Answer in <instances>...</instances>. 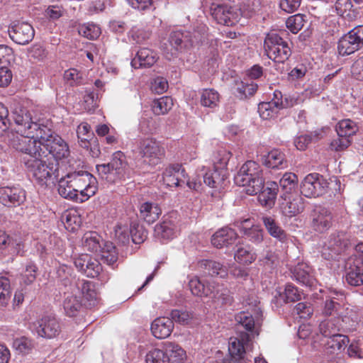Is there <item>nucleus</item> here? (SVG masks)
I'll return each instance as SVG.
<instances>
[{
	"label": "nucleus",
	"mask_w": 363,
	"mask_h": 363,
	"mask_svg": "<svg viewBox=\"0 0 363 363\" xmlns=\"http://www.w3.org/2000/svg\"><path fill=\"white\" fill-rule=\"evenodd\" d=\"M98 189L96 179L89 172H68L58 180L59 194L68 200L82 203L94 196Z\"/></svg>",
	"instance_id": "1"
},
{
	"label": "nucleus",
	"mask_w": 363,
	"mask_h": 363,
	"mask_svg": "<svg viewBox=\"0 0 363 363\" xmlns=\"http://www.w3.org/2000/svg\"><path fill=\"white\" fill-rule=\"evenodd\" d=\"M23 157V163L29 174L40 184L48 180L56 179L59 177V162L44 156Z\"/></svg>",
	"instance_id": "2"
},
{
	"label": "nucleus",
	"mask_w": 363,
	"mask_h": 363,
	"mask_svg": "<svg viewBox=\"0 0 363 363\" xmlns=\"http://www.w3.org/2000/svg\"><path fill=\"white\" fill-rule=\"evenodd\" d=\"M189 286L191 293L199 297L209 298L225 304L230 303L233 299L229 294V290L223 284L214 281H203L194 277L189 281Z\"/></svg>",
	"instance_id": "3"
},
{
	"label": "nucleus",
	"mask_w": 363,
	"mask_h": 363,
	"mask_svg": "<svg viewBox=\"0 0 363 363\" xmlns=\"http://www.w3.org/2000/svg\"><path fill=\"white\" fill-rule=\"evenodd\" d=\"M37 138H39V144L45 151V155H47V158L58 162L69 155L67 143L47 125L39 130Z\"/></svg>",
	"instance_id": "4"
},
{
	"label": "nucleus",
	"mask_w": 363,
	"mask_h": 363,
	"mask_svg": "<svg viewBox=\"0 0 363 363\" xmlns=\"http://www.w3.org/2000/svg\"><path fill=\"white\" fill-rule=\"evenodd\" d=\"M263 178L259 164L252 160L243 164L234 177L235 183L240 186L246 187L249 195L257 194L261 189Z\"/></svg>",
	"instance_id": "5"
},
{
	"label": "nucleus",
	"mask_w": 363,
	"mask_h": 363,
	"mask_svg": "<svg viewBox=\"0 0 363 363\" xmlns=\"http://www.w3.org/2000/svg\"><path fill=\"white\" fill-rule=\"evenodd\" d=\"M33 131L26 133H17L10 138V145L17 151L27 155L25 157H47L45 151L39 144V138L36 137Z\"/></svg>",
	"instance_id": "6"
},
{
	"label": "nucleus",
	"mask_w": 363,
	"mask_h": 363,
	"mask_svg": "<svg viewBox=\"0 0 363 363\" xmlns=\"http://www.w3.org/2000/svg\"><path fill=\"white\" fill-rule=\"evenodd\" d=\"M264 49L267 56L278 63H284L291 55L288 43L276 33L267 35L264 41Z\"/></svg>",
	"instance_id": "7"
},
{
	"label": "nucleus",
	"mask_w": 363,
	"mask_h": 363,
	"mask_svg": "<svg viewBox=\"0 0 363 363\" xmlns=\"http://www.w3.org/2000/svg\"><path fill=\"white\" fill-rule=\"evenodd\" d=\"M127 166L125 155L121 151H117L113 154L111 160L108 163L97 164L96 169L102 178L106 176V180L113 182L124 177Z\"/></svg>",
	"instance_id": "8"
},
{
	"label": "nucleus",
	"mask_w": 363,
	"mask_h": 363,
	"mask_svg": "<svg viewBox=\"0 0 363 363\" xmlns=\"http://www.w3.org/2000/svg\"><path fill=\"white\" fill-rule=\"evenodd\" d=\"M273 99L269 102H262L259 104L258 112L264 120L274 117L277 113L278 108L293 106L297 102V99L291 97L289 92H273Z\"/></svg>",
	"instance_id": "9"
},
{
	"label": "nucleus",
	"mask_w": 363,
	"mask_h": 363,
	"mask_svg": "<svg viewBox=\"0 0 363 363\" xmlns=\"http://www.w3.org/2000/svg\"><path fill=\"white\" fill-rule=\"evenodd\" d=\"M138 146L144 162L150 166H155L161 162L164 150L155 139L152 138L140 139Z\"/></svg>",
	"instance_id": "10"
},
{
	"label": "nucleus",
	"mask_w": 363,
	"mask_h": 363,
	"mask_svg": "<svg viewBox=\"0 0 363 363\" xmlns=\"http://www.w3.org/2000/svg\"><path fill=\"white\" fill-rule=\"evenodd\" d=\"M329 182L318 173L308 174L301 184V192L306 197H318L328 192Z\"/></svg>",
	"instance_id": "11"
},
{
	"label": "nucleus",
	"mask_w": 363,
	"mask_h": 363,
	"mask_svg": "<svg viewBox=\"0 0 363 363\" xmlns=\"http://www.w3.org/2000/svg\"><path fill=\"white\" fill-rule=\"evenodd\" d=\"M363 47V26H358L344 35L338 41L340 55H349Z\"/></svg>",
	"instance_id": "12"
},
{
	"label": "nucleus",
	"mask_w": 363,
	"mask_h": 363,
	"mask_svg": "<svg viewBox=\"0 0 363 363\" xmlns=\"http://www.w3.org/2000/svg\"><path fill=\"white\" fill-rule=\"evenodd\" d=\"M211 13L218 23L232 26L235 25L241 16V11L235 6L227 4L212 3Z\"/></svg>",
	"instance_id": "13"
},
{
	"label": "nucleus",
	"mask_w": 363,
	"mask_h": 363,
	"mask_svg": "<svg viewBox=\"0 0 363 363\" xmlns=\"http://www.w3.org/2000/svg\"><path fill=\"white\" fill-rule=\"evenodd\" d=\"M12 117L16 125V128H15L16 133L33 131L37 133L35 135L37 136L39 135V130L46 127V125L43 124L33 122L30 112L26 108H16L12 112Z\"/></svg>",
	"instance_id": "14"
},
{
	"label": "nucleus",
	"mask_w": 363,
	"mask_h": 363,
	"mask_svg": "<svg viewBox=\"0 0 363 363\" xmlns=\"http://www.w3.org/2000/svg\"><path fill=\"white\" fill-rule=\"evenodd\" d=\"M333 224L331 212L321 206H315L310 214V227L316 233H323Z\"/></svg>",
	"instance_id": "15"
},
{
	"label": "nucleus",
	"mask_w": 363,
	"mask_h": 363,
	"mask_svg": "<svg viewBox=\"0 0 363 363\" xmlns=\"http://www.w3.org/2000/svg\"><path fill=\"white\" fill-rule=\"evenodd\" d=\"M34 330L39 337L51 339L61 331L59 321L55 316L45 315L34 323Z\"/></svg>",
	"instance_id": "16"
},
{
	"label": "nucleus",
	"mask_w": 363,
	"mask_h": 363,
	"mask_svg": "<svg viewBox=\"0 0 363 363\" xmlns=\"http://www.w3.org/2000/svg\"><path fill=\"white\" fill-rule=\"evenodd\" d=\"M11 39L17 44H28L34 38L33 26L26 22H14L9 27Z\"/></svg>",
	"instance_id": "17"
},
{
	"label": "nucleus",
	"mask_w": 363,
	"mask_h": 363,
	"mask_svg": "<svg viewBox=\"0 0 363 363\" xmlns=\"http://www.w3.org/2000/svg\"><path fill=\"white\" fill-rule=\"evenodd\" d=\"M325 336H330L324 346V354L327 355L328 360H332L335 355L344 350L350 342L349 337L339 333H333L332 332H323Z\"/></svg>",
	"instance_id": "18"
},
{
	"label": "nucleus",
	"mask_w": 363,
	"mask_h": 363,
	"mask_svg": "<svg viewBox=\"0 0 363 363\" xmlns=\"http://www.w3.org/2000/svg\"><path fill=\"white\" fill-rule=\"evenodd\" d=\"M262 310L255 303L253 314L250 312L242 311L235 316L238 327H242L246 331L250 333V337L255 336V328L262 320Z\"/></svg>",
	"instance_id": "19"
},
{
	"label": "nucleus",
	"mask_w": 363,
	"mask_h": 363,
	"mask_svg": "<svg viewBox=\"0 0 363 363\" xmlns=\"http://www.w3.org/2000/svg\"><path fill=\"white\" fill-rule=\"evenodd\" d=\"M263 75V67L259 65H255L246 71V77L244 80L235 79L234 82L237 91H257L259 86L255 80L259 79Z\"/></svg>",
	"instance_id": "20"
},
{
	"label": "nucleus",
	"mask_w": 363,
	"mask_h": 363,
	"mask_svg": "<svg viewBox=\"0 0 363 363\" xmlns=\"http://www.w3.org/2000/svg\"><path fill=\"white\" fill-rule=\"evenodd\" d=\"M162 179L168 186H182L186 182L185 169L179 164H172L163 172Z\"/></svg>",
	"instance_id": "21"
},
{
	"label": "nucleus",
	"mask_w": 363,
	"mask_h": 363,
	"mask_svg": "<svg viewBox=\"0 0 363 363\" xmlns=\"http://www.w3.org/2000/svg\"><path fill=\"white\" fill-rule=\"evenodd\" d=\"M260 187L261 189L257 193L259 194V202L262 206L272 208L275 204L279 191L278 184L275 182H267L264 183V180H262V184Z\"/></svg>",
	"instance_id": "22"
},
{
	"label": "nucleus",
	"mask_w": 363,
	"mask_h": 363,
	"mask_svg": "<svg viewBox=\"0 0 363 363\" xmlns=\"http://www.w3.org/2000/svg\"><path fill=\"white\" fill-rule=\"evenodd\" d=\"M26 200V193L21 189L4 186L0 188V201L9 207L18 206Z\"/></svg>",
	"instance_id": "23"
},
{
	"label": "nucleus",
	"mask_w": 363,
	"mask_h": 363,
	"mask_svg": "<svg viewBox=\"0 0 363 363\" xmlns=\"http://www.w3.org/2000/svg\"><path fill=\"white\" fill-rule=\"evenodd\" d=\"M345 280L352 286L363 284V264L361 259H350L346 267Z\"/></svg>",
	"instance_id": "24"
},
{
	"label": "nucleus",
	"mask_w": 363,
	"mask_h": 363,
	"mask_svg": "<svg viewBox=\"0 0 363 363\" xmlns=\"http://www.w3.org/2000/svg\"><path fill=\"white\" fill-rule=\"evenodd\" d=\"M262 162L269 169H283L288 167L289 162L285 154L278 149H273L262 156Z\"/></svg>",
	"instance_id": "25"
},
{
	"label": "nucleus",
	"mask_w": 363,
	"mask_h": 363,
	"mask_svg": "<svg viewBox=\"0 0 363 363\" xmlns=\"http://www.w3.org/2000/svg\"><path fill=\"white\" fill-rule=\"evenodd\" d=\"M157 54L152 50L143 48L140 49L135 57L131 61V65L135 69L150 67L158 60Z\"/></svg>",
	"instance_id": "26"
},
{
	"label": "nucleus",
	"mask_w": 363,
	"mask_h": 363,
	"mask_svg": "<svg viewBox=\"0 0 363 363\" xmlns=\"http://www.w3.org/2000/svg\"><path fill=\"white\" fill-rule=\"evenodd\" d=\"M226 170L218 169L216 167L203 175V183L218 191H220L226 186Z\"/></svg>",
	"instance_id": "27"
},
{
	"label": "nucleus",
	"mask_w": 363,
	"mask_h": 363,
	"mask_svg": "<svg viewBox=\"0 0 363 363\" xmlns=\"http://www.w3.org/2000/svg\"><path fill=\"white\" fill-rule=\"evenodd\" d=\"M302 295L303 293L296 286L291 284H287L284 291H277L272 302L279 306L283 303L300 301Z\"/></svg>",
	"instance_id": "28"
},
{
	"label": "nucleus",
	"mask_w": 363,
	"mask_h": 363,
	"mask_svg": "<svg viewBox=\"0 0 363 363\" xmlns=\"http://www.w3.org/2000/svg\"><path fill=\"white\" fill-rule=\"evenodd\" d=\"M237 238L238 234L235 230L230 228H223L213 235L211 243L217 248H223L233 245Z\"/></svg>",
	"instance_id": "29"
},
{
	"label": "nucleus",
	"mask_w": 363,
	"mask_h": 363,
	"mask_svg": "<svg viewBox=\"0 0 363 363\" xmlns=\"http://www.w3.org/2000/svg\"><path fill=\"white\" fill-rule=\"evenodd\" d=\"M151 332L157 339H164L168 337L173 329V320L169 318L160 317L153 320L151 324Z\"/></svg>",
	"instance_id": "30"
},
{
	"label": "nucleus",
	"mask_w": 363,
	"mask_h": 363,
	"mask_svg": "<svg viewBox=\"0 0 363 363\" xmlns=\"http://www.w3.org/2000/svg\"><path fill=\"white\" fill-rule=\"evenodd\" d=\"M199 266L205 274L212 277L225 279L228 274L227 267L215 260L203 259Z\"/></svg>",
	"instance_id": "31"
},
{
	"label": "nucleus",
	"mask_w": 363,
	"mask_h": 363,
	"mask_svg": "<svg viewBox=\"0 0 363 363\" xmlns=\"http://www.w3.org/2000/svg\"><path fill=\"white\" fill-rule=\"evenodd\" d=\"M285 203H281V211L285 216L291 218L301 213L304 209V202L302 197L300 196H295L289 197Z\"/></svg>",
	"instance_id": "32"
},
{
	"label": "nucleus",
	"mask_w": 363,
	"mask_h": 363,
	"mask_svg": "<svg viewBox=\"0 0 363 363\" xmlns=\"http://www.w3.org/2000/svg\"><path fill=\"white\" fill-rule=\"evenodd\" d=\"M310 267L306 263H298L293 269V277L299 283L307 286H312L315 281L311 273Z\"/></svg>",
	"instance_id": "33"
},
{
	"label": "nucleus",
	"mask_w": 363,
	"mask_h": 363,
	"mask_svg": "<svg viewBox=\"0 0 363 363\" xmlns=\"http://www.w3.org/2000/svg\"><path fill=\"white\" fill-rule=\"evenodd\" d=\"M106 241L96 232H87L82 237V243L84 250L98 253Z\"/></svg>",
	"instance_id": "34"
},
{
	"label": "nucleus",
	"mask_w": 363,
	"mask_h": 363,
	"mask_svg": "<svg viewBox=\"0 0 363 363\" xmlns=\"http://www.w3.org/2000/svg\"><path fill=\"white\" fill-rule=\"evenodd\" d=\"M349 240L344 232H337L330 235L328 245L335 254H340L348 245Z\"/></svg>",
	"instance_id": "35"
},
{
	"label": "nucleus",
	"mask_w": 363,
	"mask_h": 363,
	"mask_svg": "<svg viewBox=\"0 0 363 363\" xmlns=\"http://www.w3.org/2000/svg\"><path fill=\"white\" fill-rule=\"evenodd\" d=\"M65 313L69 317L76 316L82 308L81 298L75 294H67L65 295L62 302Z\"/></svg>",
	"instance_id": "36"
},
{
	"label": "nucleus",
	"mask_w": 363,
	"mask_h": 363,
	"mask_svg": "<svg viewBox=\"0 0 363 363\" xmlns=\"http://www.w3.org/2000/svg\"><path fill=\"white\" fill-rule=\"evenodd\" d=\"M251 340L250 335L247 333H241L240 338H230L228 350L231 358L245 354V345Z\"/></svg>",
	"instance_id": "37"
},
{
	"label": "nucleus",
	"mask_w": 363,
	"mask_h": 363,
	"mask_svg": "<svg viewBox=\"0 0 363 363\" xmlns=\"http://www.w3.org/2000/svg\"><path fill=\"white\" fill-rule=\"evenodd\" d=\"M263 223L271 236L281 242L287 240L286 233L279 225L275 219L271 216H263Z\"/></svg>",
	"instance_id": "38"
},
{
	"label": "nucleus",
	"mask_w": 363,
	"mask_h": 363,
	"mask_svg": "<svg viewBox=\"0 0 363 363\" xmlns=\"http://www.w3.org/2000/svg\"><path fill=\"white\" fill-rule=\"evenodd\" d=\"M187 38L188 31L175 30L170 33L168 41L175 51L183 52L189 50Z\"/></svg>",
	"instance_id": "39"
},
{
	"label": "nucleus",
	"mask_w": 363,
	"mask_h": 363,
	"mask_svg": "<svg viewBox=\"0 0 363 363\" xmlns=\"http://www.w3.org/2000/svg\"><path fill=\"white\" fill-rule=\"evenodd\" d=\"M250 221L249 219H245L238 225L240 232L243 236L249 240L250 242L258 244L263 240V231L258 226L252 225L250 228L245 226V224Z\"/></svg>",
	"instance_id": "40"
},
{
	"label": "nucleus",
	"mask_w": 363,
	"mask_h": 363,
	"mask_svg": "<svg viewBox=\"0 0 363 363\" xmlns=\"http://www.w3.org/2000/svg\"><path fill=\"white\" fill-rule=\"evenodd\" d=\"M12 347L18 354L26 355L34 350L35 343L30 337L21 336L13 339Z\"/></svg>",
	"instance_id": "41"
},
{
	"label": "nucleus",
	"mask_w": 363,
	"mask_h": 363,
	"mask_svg": "<svg viewBox=\"0 0 363 363\" xmlns=\"http://www.w3.org/2000/svg\"><path fill=\"white\" fill-rule=\"evenodd\" d=\"M164 348L170 359V363H182L186 358V352L178 344L168 342L164 344Z\"/></svg>",
	"instance_id": "42"
},
{
	"label": "nucleus",
	"mask_w": 363,
	"mask_h": 363,
	"mask_svg": "<svg viewBox=\"0 0 363 363\" xmlns=\"http://www.w3.org/2000/svg\"><path fill=\"white\" fill-rule=\"evenodd\" d=\"M140 216L148 224L154 223L161 214L160 208L152 203H144L141 205L140 209Z\"/></svg>",
	"instance_id": "43"
},
{
	"label": "nucleus",
	"mask_w": 363,
	"mask_h": 363,
	"mask_svg": "<svg viewBox=\"0 0 363 363\" xmlns=\"http://www.w3.org/2000/svg\"><path fill=\"white\" fill-rule=\"evenodd\" d=\"M101 259L104 263L108 265H113L118 260V252L116 247L111 242H106L101 247V251H99Z\"/></svg>",
	"instance_id": "44"
},
{
	"label": "nucleus",
	"mask_w": 363,
	"mask_h": 363,
	"mask_svg": "<svg viewBox=\"0 0 363 363\" xmlns=\"http://www.w3.org/2000/svg\"><path fill=\"white\" fill-rule=\"evenodd\" d=\"M155 236L164 239L169 240L173 238L174 235V225L173 222L169 219L164 220L155 227Z\"/></svg>",
	"instance_id": "45"
},
{
	"label": "nucleus",
	"mask_w": 363,
	"mask_h": 363,
	"mask_svg": "<svg viewBox=\"0 0 363 363\" xmlns=\"http://www.w3.org/2000/svg\"><path fill=\"white\" fill-rule=\"evenodd\" d=\"M81 291L87 301L89 306H94L98 301V294L95 290L94 284L91 281H83L81 285Z\"/></svg>",
	"instance_id": "46"
},
{
	"label": "nucleus",
	"mask_w": 363,
	"mask_h": 363,
	"mask_svg": "<svg viewBox=\"0 0 363 363\" xmlns=\"http://www.w3.org/2000/svg\"><path fill=\"white\" fill-rule=\"evenodd\" d=\"M173 106L172 99L169 96H162L153 101L152 109L156 115L167 113Z\"/></svg>",
	"instance_id": "47"
},
{
	"label": "nucleus",
	"mask_w": 363,
	"mask_h": 363,
	"mask_svg": "<svg viewBox=\"0 0 363 363\" xmlns=\"http://www.w3.org/2000/svg\"><path fill=\"white\" fill-rule=\"evenodd\" d=\"M146 363H170L167 352L163 349L155 348L149 351L145 357Z\"/></svg>",
	"instance_id": "48"
},
{
	"label": "nucleus",
	"mask_w": 363,
	"mask_h": 363,
	"mask_svg": "<svg viewBox=\"0 0 363 363\" xmlns=\"http://www.w3.org/2000/svg\"><path fill=\"white\" fill-rule=\"evenodd\" d=\"M357 130V128L355 123L350 119L342 120L336 125L337 135L340 137L345 136L350 138Z\"/></svg>",
	"instance_id": "49"
},
{
	"label": "nucleus",
	"mask_w": 363,
	"mask_h": 363,
	"mask_svg": "<svg viewBox=\"0 0 363 363\" xmlns=\"http://www.w3.org/2000/svg\"><path fill=\"white\" fill-rule=\"evenodd\" d=\"M353 5L350 0H337L335 4V8L337 13L348 20L354 18V11L352 10Z\"/></svg>",
	"instance_id": "50"
},
{
	"label": "nucleus",
	"mask_w": 363,
	"mask_h": 363,
	"mask_svg": "<svg viewBox=\"0 0 363 363\" xmlns=\"http://www.w3.org/2000/svg\"><path fill=\"white\" fill-rule=\"evenodd\" d=\"M63 78L66 84L70 86H78L83 83L82 74L75 68L65 70Z\"/></svg>",
	"instance_id": "51"
},
{
	"label": "nucleus",
	"mask_w": 363,
	"mask_h": 363,
	"mask_svg": "<svg viewBox=\"0 0 363 363\" xmlns=\"http://www.w3.org/2000/svg\"><path fill=\"white\" fill-rule=\"evenodd\" d=\"M297 182L298 178L295 174L286 172L279 180V185L285 194H289L295 188Z\"/></svg>",
	"instance_id": "52"
},
{
	"label": "nucleus",
	"mask_w": 363,
	"mask_h": 363,
	"mask_svg": "<svg viewBox=\"0 0 363 363\" xmlns=\"http://www.w3.org/2000/svg\"><path fill=\"white\" fill-rule=\"evenodd\" d=\"M130 234L133 242L135 244L143 243L147 236V233L144 227L136 223H133L130 225Z\"/></svg>",
	"instance_id": "53"
},
{
	"label": "nucleus",
	"mask_w": 363,
	"mask_h": 363,
	"mask_svg": "<svg viewBox=\"0 0 363 363\" xmlns=\"http://www.w3.org/2000/svg\"><path fill=\"white\" fill-rule=\"evenodd\" d=\"M11 295L10 281L6 277H0V307L5 306L8 303Z\"/></svg>",
	"instance_id": "54"
},
{
	"label": "nucleus",
	"mask_w": 363,
	"mask_h": 363,
	"mask_svg": "<svg viewBox=\"0 0 363 363\" xmlns=\"http://www.w3.org/2000/svg\"><path fill=\"white\" fill-rule=\"evenodd\" d=\"M303 14H296L288 18L286 22L287 28L293 33L296 34L303 28L305 19Z\"/></svg>",
	"instance_id": "55"
},
{
	"label": "nucleus",
	"mask_w": 363,
	"mask_h": 363,
	"mask_svg": "<svg viewBox=\"0 0 363 363\" xmlns=\"http://www.w3.org/2000/svg\"><path fill=\"white\" fill-rule=\"evenodd\" d=\"M321 138V133L315 131L311 135H304L297 137L294 141V144L298 150H304L307 147L308 145L313 140H318Z\"/></svg>",
	"instance_id": "56"
},
{
	"label": "nucleus",
	"mask_w": 363,
	"mask_h": 363,
	"mask_svg": "<svg viewBox=\"0 0 363 363\" xmlns=\"http://www.w3.org/2000/svg\"><path fill=\"white\" fill-rule=\"evenodd\" d=\"M86 268L84 274L91 278L97 277L102 272V266L96 259L90 257L88 262H86Z\"/></svg>",
	"instance_id": "57"
},
{
	"label": "nucleus",
	"mask_w": 363,
	"mask_h": 363,
	"mask_svg": "<svg viewBox=\"0 0 363 363\" xmlns=\"http://www.w3.org/2000/svg\"><path fill=\"white\" fill-rule=\"evenodd\" d=\"M79 33L88 39L94 40L100 35L101 29L96 25L88 23L79 27Z\"/></svg>",
	"instance_id": "58"
},
{
	"label": "nucleus",
	"mask_w": 363,
	"mask_h": 363,
	"mask_svg": "<svg viewBox=\"0 0 363 363\" xmlns=\"http://www.w3.org/2000/svg\"><path fill=\"white\" fill-rule=\"evenodd\" d=\"M235 259L243 264H251L255 259V255L249 249L238 247L235 254Z\"/></svg>",
	"instance_id": "59"
},
{
	"label": "nucleus",
	"mask_w": 363,
	"mask_h": 363,
	"mask_svg": "<svg viewBox=\"0 0 363 363\" xmlns=\"http://www.w3.org/2000/svg\"><path fill=\"white\" fill-rule=\"evenodd\" d=\"M169 318L173 320V323L187 325L192 318V314L186 311L174 309L171 311Z\"/></svg>",
	"instance_id": "60"
},
{
	"label": "nucleus",
	"mask_w": 363,
	"mask_h": 363,
	"mask_svg": "<svg viewBox=\"0 0 363 363\" xmlns=\"http://www.w3.org/2000/svg\"><path fill=\"white\" fill-rule=\"evenodd\" d=\"M231 155V152L225 149L219 150L215 156L214 167L218 169H225V167L228 164Z\"/></svg>",
	"instance_id": "61"
},
{
	"label": "nucleus",
	"mask_w": 363,
	"mask_h": 363,
	"mask_svg": "<svg viewBox=\"0 0 363 363\" xmlns=\"http://www.w3.org/2000/svg\"><path fill=\"white\" fill-rule=\"evenodd\" d=\"M335 299V298H333L325 300L323 309V314L324 315L330 316L337 314L342 306Z\"/></svg>",
	"instance_id": "62"
},
{
	"label": "nucleus",
	"mask_w": 363,
	"mask_h": 363,
	"mask_svg": "<svg viewBox=\"0 0 363 363\" xmlns=\"http://www.w3.org/2000/svg\"><path fill=\"white\" fill-rule=\"evenodd\" d=\"M98 96L94 92H86L83 96L81 106L87 111H93L98 106Z\"/></svg>",
	"instance_id": "63"
},
{
	"label": "nucleus",
	"mask_w": 363,
	"mask_h": 363,
	"mask_svg": "<svg viewBox=\"0 0 363 363\" xmlns=\"http://www.w3.org/2000/svg\"><path fill=\"white\" fill-rule=\"evenodd\" d=\"M296 313L299 315L301 318L307 319L313 314V309L310 303L300 302L294 308Z\"/></svg>",
	"instance_id": "64"
}]
</instances>
